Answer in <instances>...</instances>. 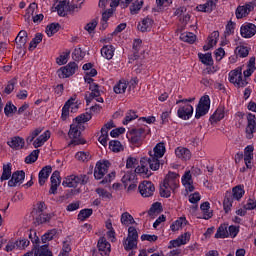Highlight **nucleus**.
Returning <instances> with one entry per match:
<instances>
[{
    "instance_id": "f257e3e1",
    "label": "nucleus",
    "mask_w": 256,
    "mask_h": 256,
    "mask_svg": "<svg viewBox=\"0 0 256 256\" xmlns=\"http://www.w3.org/2000/svg\"><path fill=\"white\" fill-rule=\"evenodd\" d=\"M150 158L143 157L140 160V166L136 167V173H140L144 177H151V171H159L161 162L159 159L165 155V143L159 142L153 151H149ZM151 169V170H149Z\"/></svg>"
},
{
    "instance_id": "f03ea898",
    "label": "nucleus",
    "mask_w": 256,
    "mask_h": 256,
    "mask_svg": "<svg viewBox=\"0 0 256 256\" xmlns=\"http://www.w3.org/2000/svg\"><path fill=\"white\" fill-rule=\"evenodd\" d=\"M139 239V233L137 229L133 226L128 228V236L123 240V247L125 251H133L137 249V241Z\"/></svg>"
},
{
    "instance_id": "7ed1b4c3",
    "label": "nucleus",
    "mask_w": 256,
    "mask_h": 256,
    "mask_svg": "<svg viewBox=\"0 0 256 256\" xmlns=\"http://www.w3.org/2000/svg\"><path fill=\"white\" fill-rule=\"evenodd\" d=\"M88 183H89V176L85 174H81L78 176L72 174L63 180L62 185L63 187L76 188L78 185H87Z\"/></svg>"
},
{
    "instance_id": "20e7f679",
    "label": "nucleus",
    "mask_w": 256,
    "mask_h": 256,
    "mask_svg": "<svg viewBox=\"0 0 256 256\" xmlns=\"http://www.w3.org/2000/svg\"><path fill=\"white\" fill-rule=\"evenodd\" d=\"M145 137H147V130L145 128H133L127 134V139L132 145H136V147H139L143 143Z\"/></svg>"
},
{
    "instance_id": "39448f33",
    "label": "nucleus",
    "mask_w": 256,
    "mask_h": 256,
    "mask_svg": "<svg viewBox=\"0 0 256 256\" xmlns=\"http://www.w3.org/2000/svg\"><path fill=\"white\" fill-rule=\"evenodd\" d=\"M211 107V99L209 95H204L200 98V101L196 107L195 119H201L204 115L209 113V109Z\"/></svg>"
},
{
    "instance_id": "423d86ee",
    "label": "nucleus",
    "mask_w": 256,
    "mask_h": 256,
    "mask_svg": "<svg viewBox=\"0 0 256 256\" xmlns=\"http://www.w3.org/2000/svg\"><path fill=\"white\" fill-rule=\"evenodd\" d=\"M229 81L233 83L235 87H247V79H243V72L241 68H237L236 70H232L229 73Z\"/></svg>"
},
{
    "instance_id": "0eeeda50",
    "label": "nucleus",
    "mask_w": 256,
    "mask_h": 256,
    "mask_svg": "<svg viewBox=\"0 0 256 256\" xmlns=\"http://www.w3.org/2000/svg\"><path fill=\"white\" fill-rule=\"evenodd\" d=\"M68 135H69L70 139H72L71 142L68 144L69 146L70 145H85L87 143V141H85V139L79 138V137H81V132L79 131V127H77L73 124L70 126Z\"/></svg>"
},
{
    "instance_id": "6e6552de",
    "label": "nucleus",
    "mask_w": 256,
    "mask_h": 256,
    "mask_svg": "<svg viewBox=\"0 0 256 256\" xmlns=\"http://www.w3.org/2000/svg\"><path fill=\"white\" fill-rule=\"evenodd\" d=\"M255 7L256 0H252L245 5L238 6L235 12L236 18L243 19L244 17H247V15L251 13V11H254Z\"/></svg>"
},
{
    "instance_id": "1a4fd4ad",
    "label": "nucleus",
    "mask_w": 256,
    "mask_h": 256,
    "mask_svg": "<svg viewBox=\"0 0 256 256\" xmlns=\"http://www.w3.org/2000/svg\"><path fill=\"white\" fill-rule=\"evenodd\" d=\"M79 69V66L75 62H70L66 66L60 68L58 70V77L60 79H67V77H71L75 75V72Z\"/></svg>"
},
{
    "instance_id": "9d476101",
    "label": "nucleus",
    "mask_w": 256,
    "mask_h": 256,
    "mask_svg": "<svg viewBox=\"0 0 256 256\" xmlns=\"http://www.w3.org/2000/svg\"><path fill=\"white\" fill-rule=\"evenodd\" d=\"M110 166H111V163H109L108 160L97 162L94 169L95 179L97 180L103 179V177H105V174L109 171Z\"/></svg>"
},
{
    "instance_id": "9b49d317",
    "label": "nucleus",
    "mask_w": 256,
    "mask_h": 256,
    "mask_svg": "<svg viewBox=\"0 0 256 256\" xmlns=\"http://www.w3.org/2000/svg\"><path fill=\"white\" fill-rule=\"evenodd\" d=\"M246 119H247V126L245 129L246 139H252L253 133L256 132V117L254 114L248 113Z\"/></svg>"
},
{
    "instance_id": "f8f14e48",
    "label": "nucleus",
    "mask_w": 256,
    "mask_h": 256,
    "mask_svg": "<svg viewBox=\"0 0 256 256\" xmlns=\"http://www.w3.org/2000/svg\"><path fill=\"white\" fill-rule=\"evenodd\" d=\"M138 189L142 197H153V193H155V185L151 181H143Z\"/></svg>"
},
{
    "instance_id": "ddd939ff",
    "label": "nucleus",
    "mask_w": 256,
    "mask_h": 256,
    "mask_svg": "<svg viewBox=\"0 0 256 256\" xmlns=\"http://www.w3.org/2000/svg\"><path fill=\"white\" fill-rule=\"evenodd\" d=\"M240 35L244 39H251L256 35V25L253 23H245L240 28Z\"/></svg>"
},
{
    "instance_id": "4468645a",
    "label": "nucleus",
    "mask_w": 256,
    "mask_h": 256,
    "mask_svg": "<svg viewBox=\"0 0 256 256\" xmlns=\"http://www.w3.org/2000/svg\"><path fill=\"white\" fill-rule=\"evenodd\" d=\"M163 183L167 185V187H171L172 189L179 188V174L169 171L165 176Z\"/></svg>"
},
{
    "instance_id": "2eb2a0df",
    "label": "nucleus",
    "mask_w": 256,
    "mask_h": 256,
    "mask_svg": "<svg viewBox=\"0 0 256 256\" xmlns=\"http://www.w3.org/2000/svg\"><path fill=\"white\" fill-rule=\"evenodd\" d=\"M177 116L183 121L191 119L193 117V106L191 104L180 106L177 110Z\"/></svg>"
},
{
    "instance_id": "dca6fc26",
    "label": "nucleus",
    "mask_w": 256,
    "mask_h": 256,
    "mask_svg": "<svg viewBox=\"0 0 256 256\" xmlns=\"http://www.w3.org/2000/svg\"><path fill=\"white\" fill-rule=\"evenodd\" d=\"M97 247L101 256L111 255V243L107 241L106 237L99 238Z\"/></svg>"
},
{
    "instance_id": "f3484780",
    "label": "nucleus",
    "mask_w": 256,
    "mask_h": 256,
    "mask_svg": "<svg viewBox=\"0 0 256 256\" xmlns=\"http://www.w3.org/2000/svg\"><path fill=\"white\" fill-rule=\"evenodd\" d=\"M100 87L101 86H99V84L97 83L90 84L89 90L91 91V93H89V95L85 94L86 105H90L95 97H101Z\"/></svg>"
},
{
    "instance_id": "a211bd4d",
    "label": "nucleus",
    "mask_w": 256,
    "mask_h": 256,
    "mask_svg": "<svg viewBox=\"0 0 256 256\" xmlns=\"http://www.w3.org/2000/svg\"><path fill=\"white\" fill-rule=\"evenodd\" d=\"M25 181V171L17 170L13 172L11 179L8 181V187H17V184H21Z\"/></svg>"
},
{
    "instance_id": "6ab92c4d",
    "label": "nucleus",
    "mask_w": 256,
    "mask_h": 256,
    "mask_svg": "<svg viewBox=\"0 0 256 256\" xmlns=\"http://www.w3.org/2000/svg\"><path fill=\"white\" fill-rule=\"evenodd\" d=\"M50 181H51V187H50L49 193L50 195H56L57 188L59 187V185H61V173L57 170L54 171L52 173Z\"/></svg>"
},
{
    "instance_id": "aec40b11",
    "label": "nucleus",
    "mask_w": 256,
    "mask_h": 256,
    "mask_svg": "<svg viewBox=\"0 0 256 256\" xmlns=\"http://www.w3.org/2000/svg\"><path fill=\"white\" fill-rule=\"evenodd\" d=\"M52 171H53V168L50 165H47L41 169V171L38 174V182L41 187L45 185Z\"/></svg>"
},
{
    "instance_id": "412c9836",
    "label": "nucleus",
    "mask_w": 256,
    "mask_h": 256,
    "mask_svg": "<svg viewBox=\"0 0 256 256\" xmlns=\"http://www.w3.org/2000/svg\"><path fill=\"white\" fill-rule=\"evenodd\" d=\"M7 145H9L11 149L19 151L25 147V139L19 136H14L10 139V141L7 142Z\"/></svg>"
},
{
    "instance_id": "4be33fe9",
    "label": "nucleus",
    "mask_w": 256,
    "mask_h": 256,
    "mask_svg": "<svg viewBox=\"0 0 256 256\" xmlns=\"http://www.w3.org/2000/svg\"><path fill=\"white\" fill-rule=\"evenodd\" d=\"M76 100H77V94H74L70 99H68L65 102L62 108V114H61L62 121H67V117H69V109L71 108V105H75Z\"/></svg>"
},
{
    "instance_id": "5701e85b",
    "label": "nucleus",
    "mask_w": 256,
    "mask_h": 256,
    "mask_svg": "<svg viewBox=\"0 0 256 256\" xmlns=\"http://www.w3.org/2000/svg\"><path fill=\"white\" fill-rule=\"evenodd\" d=\"M182 185H184L186 191L193 193L195 191V186H193V177L191 176V171L185 172L182 176Z\"/></svg>"
},
{
    "instance_id": "b1692460",
    "label": "nucleus",
    "mask_w": 256,
    "mask_h": 256,
    "mask_svg": "<svg viewBox=\"0 0 256 256\" xmlns=\"http://www.w3.org/2000/svg\"><path fill=\"white\" fill-rule=\"evenodd\" d=\"M253 151H254V148L251 145H248L244 149V161L247 169H253V163L251 162L253 161Z\"/></svg>"
},
{
    "instance_id": "393cba45",
    "label": "nucleus",
    "mask_w": 256,
    "mask_h": 256,
    "mask_svg": "<svg viewBox=\"0 0 256 256\" xmlns=\"http://www.w3.org/2000/svg\"><path fill=\"white\" fill-rule=\"evenodd\" d=\"M137 174L141 175V173L137 172V168H135L134 172H127L126 174H124L121 181L125 188H127L129 184L137 181Z\"/></svg>"
},
{
    "instance_id": "a878e982",
    "label": "nucleus",
    "mask_w": 256,
    "mask_h": 256,
    "mask_svg": "<svg viewBox=\"0 0 256 256\" xmlns=\"http://www.w3.org/2000/svg\"><path fill=\"white\" fill-rule=\"evenodd\" d=\"M50 137L51 132L49 130H46L42 135H40L33 141L34 148L39 149V147H43V145L47 143V141H49Z\"/></svg>"
},
{
    "instance_id": "bb28decb",
    "label": "nucleus",
    "mask_w": 256,
    "mask_h": 256,
    "mask_svg": "<svg viewBox=\"0 0 256 256\" xmlns=\"http://www.w3.org/2000/svg\"><path fill=\"white\" fill-rule=\"evenodd\" d=\"M217 41H219V31L212 32L208 37V43L203 46L204 51H209L212 47L217 45Z\"/></svg>"
},
{
    "instance_id": "cd10ccee",
    "label": "nucleus",
    "mask_w": 256,
    "mask_h": 256,
    "mask_svg": "<svg viewBox=\"0 0 256 256\" xmlns=\"http://www.w3.org/2000/svg\"><path fill=\"white\" fill-rule=\"evenodd\" d=\"M52 218L53 214L37 213V216L34 218V225L37 227L43 225V223H49Z\"/></svg>"
},
{
    "instance_id": "c85d7f7f",
    "label": "nucleus",
    "mask_w": 256,
    "mask_h": 256,
    "mask_svg": "<svg viewBox=\"0 0 256 256\" xmlns=\"http://www.w3.org/2000/svg\"><path fill=\"white\" fill-rule=\"evenodd\" d=\"M32 253L34 256H53V252L49 250V245L47 244L33 248Z\"/></svg>"
},
{
    "instance_id": "c756f323",
    "label": "nucleus",
    "mask_w": 256,
    "mask_h": 256,
    "mask_svg": "<svg viewBox=\"0 0 256 256\" xmlns=\"http://www.w3.org/2000/svg\"><path fill=\"white\" fill-rule=\"evenodd\" d=\"M27 31L21 30L17 37L15 38V43L17 45V49H23L25 45H27Z\"/></svg>"
},
{
    "instance_id": "7c9ffc66",
    "label": "nucleus",
    "mask_w": 256,
    "mask_h": 256,
    "mask_svg": "<svg viewBox=\"0 0 256 256\" xmlns=\"http://www.w3.org/2000/svg\"><path fill=\"white\" fill-rule=\"evenodd\" d=\"M225 118V106H219L217 110L210 117L211 123H217L221 121V119Z\"/></svg>"
},
{
    "instance_id": "2f4dec72",
    "label": "nucleus",
    "mask_w": 256,
    "mask_h": 256,
    "mask_svg": "<svg viewBox=\"0 0 256 256\" xmlns=\"http://www.w3.org/2000/svg\"><path fill=\"white\" fill-rule=\"evenodd\" d=\"M175 155L179 159H183V161H189V159H191V151L187 148H183V147L176 148Z\"/></svg>"
},
{
    "instance_id": "473e14b6",
    "label": "nucleus",
    "mask_w": 256,
    "mask_h": 256,
    "mask_svg": "<svg viewBox=\"0 0 256 256\" xmlns=\"http://www.w3.org/2000/svg\"><path fill=\"white\" fill-rule=\"evenodd\" d=\"M153 23V19L149 17L144 18L142 20V23L138 24V31H141L142 33H147V31H151Z\"/></svg>"
},
{
    "instance_id": "72a5a7b5",
    "label": "nucleus",
    "mask_w": 256,
    "mask_h": 256,
    "mask_svg": "<svg viewBox=\"0 0 256 256\" xmlns=\"http://www.w3.org/2000/svg\"><path fill=\"white\" fill-rule=\"evenodd\" d=\"M231 207H233V194L231 191H226L223 201V208L225 213H229V211H231Z\"/></svg>"
},
{
    "instance_id": "f704fd0d",
    "label": "nucleus",
    "mask_w": 256,
    "mask_h": 256,
    "mask_svg": "<svg viewBox=\"0 0 256 256\" xmlns=\"http://www.w3.org/2000/svg\"><path fill=\"white\" fill-rule=\"evenodd\" d=\"M100 52L104 59L110 61V59H113V55H115V48L113 45H105L101 48Z\"/></svg>"
},
{
    "instance_id": "c9c22d12",
    "label": "nucleus",
    "mask_w": 256,
    "mask_h": 256,
    "mask_svg": "<svg viewBox=\"0 0 256 256\" xmlns=\"http://www.w3.org/2000/svg\"><path fill=\"white\" fill-rule=\"evenodd\" d=\"M163 213V205L161 202H155L151 205L150 209L148 210V215L152 218H155V216Z\"/></svg>"
},
{
    "instance_id": "e433bc0d",
    "label": "nucleus",
    "mask_w": 256,
    "mask_h": 256,
    "mask_svg": "<svg viewBox=\"0 0 256 256\" xmlns=\"http://www.w3.org/2000/svg\"><path fill=\"white\" fill-rule=\"evenodd\" d=\"M68 5H69V0H62L58 3V5L56 6V11L59 17L67 16Z\"/></svg>"
},
{
    "instance_id": "4c0bfd02",
    "label": "nucleus",
    "mask_w": 256,
    "mask_h": 256,
    "mask_svg": "<svg viewBox=\"0 0 256 256\" xmlns=\"http://www.w3.org/2000/svg\"><path fill=\"white\" fill-rule=\"evenodd\" d=\"M232 199H235L236 201H241V199H243V195H245V189H243V186L238 185L235 186L232 189Z\"/></svg>"
},
{
    "instance_id": "58836bf2",
    "label": "nucleus",
    "mask_w": 256,
    "mask_h": 256,
    "mask_svg": "<svg viewBox=\"0 0 256 256\" xmlns=\"http://www.w3.org/2000/svg\"><path fill=\"white\" fill-rule=\"evenodd\" d=\"M229 237V231L227 230V224H221L215 234V239H227Z\"/></svg>"
},
{
    "instance_id": "ea45409f",
    "label": "nucleus",
    "mask_w": 256,
    "mask_h": 256,
    "mask_svg": "<svg viewBox=\"0 0 256 256\" xmlns=\"http://www.w3.org/2000/svg\"><path fill=\"white\" fill-rule=\"evenodd\" d=\"M200 209L203 212V219L209 220L213 217V212H210L211 204L209 202H204L200 205Z\"/></svg>"
},
{
    "instance_id": "a19ab883",
    "label": "nucleus",
    "mask_w": 256,
    "mask_h": 256,
    "mask_svg": "<svg viewBox=\"0 0 256 256\" xmlns=\"http://www.w3.org/2000/svg\"><path fill=\"white\" fill-rule=\"evenodd\" d=\"M122 225H125L126 227H129V225H134L135 223V218L129 212H124L121 215L120 219Z\"/></svg>"
},
{
    "instance_id": "79ce46f5",
    "label": "nucleus",
    "mask_w": 256,
    "mask_h": 256,
    "mask_svg": "<svg viewBox=\"0 0 256 256\" xmlns=\"http://www.w3.org/2000/svg\"><path fill=\"white\" fill-rule=\"evenodd\" d=\"M180 39L181 41H184V43L193 44L197 41V36L192 32H184L180 35Z\"/></svg>"
},
{
    "instance_id": "37998d69",
    "label": "nucleus",
    "mask_w": 256,
    "mask_h": 256,
    "mask_svg": "<svg viewBox=\"0 0 256 256\" xmlns=\"http://www.w3.org/2000/svg\"><path fill=\"white\" fill-rule=\"evenodd\" d=\"M171 191L175 193V188H171V186H167L164 182L163 185H160V196L169 199L171 197Z\"/></svg>"
},
{
    "instance_id": "c03bdc74",
    "label": "nucleus",
    "mask_w": 256,
    "mask_h": 256,
    "mask_svg": "<svg viewBox=\"0 0 256 256\" xmlns=\"http://www.w3.org/2000/svg\"><path fill=\"white\" fill-rule=\"evenodd\" d=\"M11 179V163L3 165V172L0 177V181H9Z\"/></svg>"
},
{
    "instance_id": "a18cd8bd",
    "label": "nucleus",
    "mask_w": 256,
    "mask_h": 256,
    "mask_svg": "<svg viewBox=\"0 0 256 256\" xmlns=\"http://www.w3.org/2000/svg\"><path fill=\"white\" fill-rule=\"evenodd\" d=\"M59 29H61V24L51 23L46 27V34L48 35V37H53V35H55V33L59 31Z\"/></svg>"
},
{
    "instance_id": "49530a36",
    "label": "nucleus",
    "mask_w": 256,
    "mask_h": 256,
    "mask_svg": "<svg viewBox=\"0 0 256 256\" xmlns=\"http://www.w3.org/2000/svg\"><path fill=\"white\" fill-rule=\"evenodd\" d=\"M39 149L33 150L26 158H25V163L27 165H31L35 163L39 159Z\"/></svg>"
},
{
    "instance_id": "de8ad7c7",
    "label": "nucleus",
    "mask_w": 256,
    "mask_h": 256,
    "mask_svg": "<svg viewBox=\"0 0 256 256\" xmlns=\"http://www.w3.org/2000/svg\"><path fill=\"white\" fill-rule=\"evenodd\" d=\"M143 41L141 39H135L133 43V56L132 59L137 61L139 59V50L141 49V44Z\"/></svg>"
},
{
    "instance_id": "09e8293b",
    "label": "nucleus",
    "mask_w": 256,
    "mask_h": 256,
    "mask_svg": "<svg viewBox=\"0 0 256 256\" xmlns=\"http://www.w3.org/2000/svg\"><path fill=\"white\" fill-rule=\"evenodd\" d=\"M198 57L203 65H213V56L211 55V53H199Z\"/></svg>"
},
{
    "instance_id": "8fccbe9b",
    "label": "nucleus",
    "mask_w": 256,
    "mask_h": 256,
    "mask_svg": "<svg viewBox=\"0 0 256 256\" xmlns=\"http://www.w3.org/2000/svg\"><path fill=\"white\" fill-rule=\"evenodd\" d=\"M109 149L110 151H113V153H119L120 151H123V145L118 140H111L109 142Z\"/></svg>"
},
{
    "instance_id": "3c124183",
    "label": "nucleus",
    "mask_w": 256,
    "mask_h": 256,
    "mask_svg": "<svg viewBox=\"0 0 256 256\" xmlns=\"http://www.w3.org/2000/svg\"><path fill=\"white\" fill-rule=\"evenodd\" d=\"M91 215H93V209L91 208L82 209L78 214V220L86 221V219H89Z\"/></svg>"
},
{
    "instance_id": "603ef678",
    "label": "nucleus",
    "mask_w": 256,
    "mask_h": 256,
    "mask_svg": "<svg viewBox=\"0 0 256 256\" xmlns=\"http://www.w3.org/2000/svg\"><path fill=\"white\" fill-rule=\"evenodd\" d=\"M139 116H137V112L133 111V110H129L126 113V116L123 120V125H129V123H131V121H135V119H137Z\"/></svg>"
},
{
    "instance_id": "864d4df0",
    "label": "nucleus",
    "mask_w": 256,
    "mask_h": 256,
    "mask_svg": "<svg viewBox=\"0 0 256 256\" xmlns=\"http://www.w3.org/2000/svg\"><path fill=\"white\" fill-rule=\"evenodd\" d=\"M142 7H143V0H136L130 6V13H131V15H137V13H139V11H141Z\"/></svg>"
},
{
    "instance_id": "5fc2aeb1",
    "label": "nucleus",
    "mask_w": 256,
    "mask_h": 256,
    "mask_svg": "<svg viewBox=\"0 0 256 256\" xmlns=\"http://www.w3.org/2000/svg\"><path fill=\"white\" fill-rule=\"evenodd\" d=\"M57 235V230L52 229L46 232L44 235L41 237L42 243H48V241H53V237Z\"/></svg>"
},
{
    "instance_id": "6e6d98bb",
    "label": "nucleus",
    "mask_w": 256,
    "mask_h": 256,
    "mask_svg": "<svg viewBox=\"0 0 256 256\" xmlns=\"http://www.w3.org/2000/svg\"><path fill=\"white\" fill-rule=\"evenodd\" d=\"M4 113L6 117H11L13 113H17V106L13 105L11 102H7L6 106L4 107Z\"/></svg>"
},
{
    "instance_id": "4d7b16f0",
    "label": "nucleus",
    "mask_w": 256,
    "mask_h": 256,
    "mask_svg": "<svg viewBox=\"0 0 256 256\" xmlns=\"http://www.w3.org/2000/svg\"><path fill=\"white\" fill-rule=\"evenodd\" d=\"M236 57L245 58L249 55V49L245 46H237L235 49Z\"/></svg>"
},
{
    "instance_id": "13d9d810",
    "label": "nucleus",
    "mask_w": 256,
    "mask_h": 256,
    "mask_svg": "<svg viewBox=\"0 0 256 256\" xmlns=\"http://www.w3.org/2000/svg\"><path fill=\"white\" fill-rule=\"evenodd\" d=\"M186 221L187 219H185L184 217H180L178 220L171 224L170 229H172V231H179V229L183 227V224H186Z\"/></svg>"
},
{
    "instance_id": "bf43d9fd",
    "label": "nucleus",
    "mask_w": 256,
    "mask_h": 256,
    "mask_svg": "<svg viewBox=\"0 0 256 256\" xmlns=\"http://www.w3.org/2000/svg\"><path fill=\"white\" fill-rule=\"evenodd\" d=\"M85 57V52L81 50V48L74 49L72 53V59L74 61H83V58Z\"/></svg>"
},
{
    "instance_id": "052dcab7",
    "label": "nucleus",
    "mask_w": 256,
    "mask_h": 256,
    "mask_svg": "<svg viewBox=\"0 0 256 256\" xmlns=\"http://www.w3.org/2000/svg\"><path fill=\"white\" fill-rule=\"evenodd\" d=\"M92 119V116H91V113H83L79 116H77L75 118V121L78 123V124H81V123H87V121H91Z\"/></svg>"
},
{
    "instance_id": "680f3d73",
    "label": "nucleus",
    "mask_w": 256,
    "mask_h": 256,
    "mask_svg": "<svg viewBox=\"0 0 256 256\" xmlns=\"http://www.w3.org/2000/svg\"><path fill=\"white\" fill-rule=\"evenodd\" d=\"M28 237L30 239V241H32L33 245H34V249L39 247V243H41L39 236H37V232L35 231H30L28 234Z\"/></svg>"
},
{
    "instance_id": "e2e57ef3",
    "label": "nucleus",
    "mask_w": 256,
    "mask_h": 256,
    "mask_svg": "<svg viewBox=\"0 0 256 256\" xmlns=\"http://www.w3.org/2000/svg\"><path fill=\"white\" fill-rule=\"evenodd\" d=\"M69 55H71V51L64 52L62 55L56 58L57 65H65L69 59Z\"/></svg>"
},
{
    "instance_id": "0e129e2a",
    "label": "nucleus",
    "mask_w": 256,
    "mask_h": 256,
    "mask_svg": "<svg viewBox=\"0 0 256 256\" xmlns=\"http://www.w3.org/2000/svg\"><path fill=\"white\" fill-rule=\"evenodd\" d=\"M127 91V83L125 82H119L117 85L114 86V93H117L118 95L121 93H125Z\"/></svg>"
},
{
    "instance_id": "69168bd1",
    "label": "nucleus",
    "mask_w": 256,
    "mask_h": 256,
    "mask_svg": "<svg viewBox=\"0 0 256 256\" xmlns=\"http://www.w3.org/2000/svg\"><path fill=\"white\" fill-rule=\"evenodd\" d=\"M98 23H99V21L97 20V18L93 19L90 23H88L85 26V30L88 31V33H93V31H95Z\"/></svg>"
},
{
    "instance_id": "338daca9",
    "label": "nucleus",
    "mask_w": 256,
    "mask_h": 256,
    "mask_svg": "<svg viewBox=\"0 0 256 256\" xmlns=\"http://www.w3.org/2000/svg\"><path fill=\"white\" fill-rule=\"evenodd\" d=\"M76 159H78V161H89L91 154H89V152H78L76 153Z\"/></svg>"
},
{
    "instance_id": "774afa93",
    "label": "nucleus",
    "mask_w": 256,
    "mask_h": 256,
    "mask_svg": "<svg viewBox=\"0 0 256 256\" xmlns=\"http://www.w3.org/2000/svg\"><path fill=\"white\" fill-rule=\"evenodd\" d=\"M235 22L229 21L226 25L225 35H233L235 33Z\"/></svg>"
}]
</instances>
